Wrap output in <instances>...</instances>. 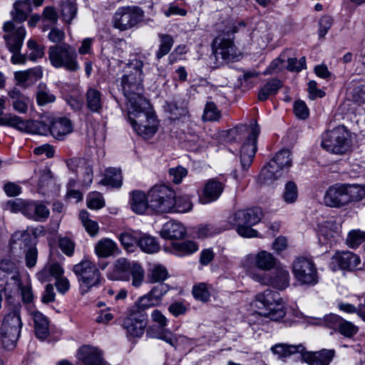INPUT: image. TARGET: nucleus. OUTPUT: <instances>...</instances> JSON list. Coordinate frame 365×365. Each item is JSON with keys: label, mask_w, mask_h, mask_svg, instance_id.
<instances>
[{"label": "nucleus", "mask_w": 365, "mask_h": 365, "mask_svg": "<svg viewBox=\"0 0 365 365\" xmlns=\"http://www.w3.org/2000/svg\"><path fill=\"white\" fill-rule=\"evenodd\" d=\"M140 237V232L139 231L125 232L120 234L119 240L126 250H129L135 244L138 245V239Z\"/></svg>", "instance_id": "3c124183"}, {"label": "nucleus", "mask_w": 365, "mask_h": 365, "mask_svg": "<svg viewBox=\"0 0 365 365\" xmlns=\"http://www.w3.org/2000/svg\"><path fill=\"white\" fill-rule=\"evenodd\" d=\"M348 95L350 99L357 103H365V84L353 79L349 86Z\"/></svg>", "instance_id": "e433bc0d"}, {"label": "nucleus", "mask_w": 365, "mask_h": 365, "mask_svg": "<svg viewBox=\"0 0 365 365\" xmlns=\"http://www.w3.org/2000/svg\"><path fill=\"white\" fill-rule=\"evenodd\" d=\"M144 17V11L137 6L119 7L113 17V27L120 31H127L136 26Z\"/></svg>", "instance_id": "f8f14e48"}, {"label": "nucleus", "mask_w": 365, "mask_h": 365, "mask_svg": "<svg viewBox=\"0 0 365 365\" xmlns=\"http://www.w3.org/2000/svg\"><path fill=\"white\" fill-rule=\"evenodd\" d=\"M169 286L166 284H160L154 287L148 294L141 297L135 306L140 310L158 306L161 303L163 297L168 292Z\"/></svg>", "instance_id": "6ab92c4d"}, {"label": "nucleus", "mask_w": 365, "mask_h": 365, "mask_svg": "<svg viewBox=\"0 0 365 365\" xmlns=\"http://www.w3.org/2000/svg\"><path fill=\"white\" fill-rule=\"evenodd\" d=\"M25 217L36 222H43L49 216L50 211L40 201L29 200Z\"/></svg>", "instance_id": "5701e85b"}, {"label": "nucleus", "mask_w": 365, "mask_h": 365, "mask_svg": "<svg viewBox=\"0 0 365 365\" xmlns=\"http://www.w3.org/2000/svg\"><path fill=\"white\" fill-rule=\"evenodd\" d=\"M158 38L160 43L155 56L158 60H160L170 51L174 44V39L172 36L165 34H158Z\"/></svg>", "instance_id": "37998d69"}, {"label": "nucleus", "mask_w": 365, "mask_h": 365, "mask_svg": "<svg viewBox=\"0 0 365 365\" xmlns=\"http://www.w3.org/2000/svg\"><path fill=\"white\" fill-rule=\"evenodd\" d=\"M48 55L51 64L55 68H64L70 72H76L80 69L77 52L68 43L50 46Z\"/></svg>", "instance_id": "1a4fd4ad"}, {"label": "nucleus", "mask_w": 365, "mask_h": 365, "mask_svg": "<svg viewBox=\"0 0 365 365\" xmlns=\"http://www.w3.org/2000/svg\"><path fill=\"white\" fill-rule=\"evenodd\" d=\"M250 277L263 285L271 286L279 290H284L289 285V272L282 267L269 273L249 272Z\"/></svg>", "instance_id": "4468645a"}, {"label": "nucleus", "mask_w": 365, "mask_h": 365, "mask_svg": "<svg viewBox=\"0 0 365 365\" xmlns=\"http://www.w3.org/2000/svg\"><path fill=\"white\" fill-rule=\"evenodd\" d=\"M282 175V172L278 168H272L269 163L264 166L258 176V180L261 184H268L277 180Z\"/></svg>", "instance_id": "a18cd8bd"}, {"label": "nucleus", "mask_w": 365, "mask_h": 365, "mask_svg": "<svg viewBox=\"0 0 365 365\" xmlns=\"http://www.w3.org/2000/svg\"><path fill=\"white\" fill-rule=\"evenodd\" d=\"M185 235V227L180 222L172 220L166 222L160 231L161 237L165 239H180Z\"/></svg>", "instance_id": "a878e982"}, {"label": "nucleus", "mask_w": 365, "mask_h": 365, "mask_svg": "<svg viewBox=\"0 0 365 365\" xmlns=\"http://www.w3.org/2000/svg\"><path fill=\"white\" fill-rule=\"evenodd\" d=\"M292 271L296 279L302 284L313 286L318 282L317 268L312 259L297 258L293 263Z\"/></svg>", "instance_id": "f3484780"}, {"label": "nucleus", "mask_w": 365, "mask_h": 365, "mask_svg": "<svg viewBox=\"0 0 365 365\" xmlns=\"http://www.w3.org/2000/svg\"><path fill=\"white\" fill-rule=\"evenodd\" d=\"M343 319V318L335 314H327L324 317L325 324L336 331Z\"/></svg>", "instance_id": "774afa93"}, {"label": "nucleus", "mask_w": 365, "mask_h": 365, "mask_svg": "<svg viewBox=\"0 0 365 365\" xmlns=\"http://www.w3.org/2000/svg\"><path fill=\"white\" fill-rule=\"evenodd\" d=\"M188 309V304H186L182 302H175L168 307L169 312L175 317L185 314Z\"/></svg>", "instance_id": "0e129e2a"}, {"label": "nucleus", "mask_w": 365, "mask_h": 365, "mask_svg": "<svg viewBox=\"0 0 365 365\" xmlns=\"http://www.w3.org/2000/svg\"><path fill=\"white\" fill-rule=\"evenodd\" d=\"M336 331L342 336L351 338L358 332L359 328L352 322L343 319Z\"/></svg>", "instance_id": "4d7b16f0"}, {"label": "nucleus", "mask_w": 365, "mask_h": 365, "mask_svg": "<svg viewBox=\"0 0 365 365\" xmlns=\"http://www.w3.org/2000/svg\"><path fill=\"white\" fill-rule=\"evenodd\" d=\"M293 110L295 115L302 120H305L309 117V110L303 101L299 100L294 102Z\"/></svg>", "instance_id": "680f3d73"}, {"label": "nucleus", "mask_w": 365, "mask_h": 365, "mask_svg": "<svg viewBox=\"0 0 365 365\" xmlns=\"http://www.w3.org/2000/svg\"><path fill=\"white\" fill-rule=\"evenodd\" d=\"M14 110L19 113H26L30 103L29 98L23 94L19 88H14L9 92Z\"/></svg>", "instance_id": "cd10ccee"}, {"label": "nucleus", "mask_w": 365, "mask_h": 365, "mask_svg": "<svg viewBox=\"0 0 365 365\" xmlns=\"http://www.w3.org/2000/svg\"><path fill=\"white\" fill-rule=\"evenodd\" d=\"M305 347L302 344L291 345L288 344H277L272 346V352L277 355L279 359H284L292 356V354L299 353L302 356Z\"/></svg>", "instance_id": "c756f323"}, {"label": "nucleus", "mask_w": 365, "mask_h": 365, "mask_svg": "<svg viewBox=\"0 0 365 365\" xmlns=\"http://www.w3.org/2000/svg\"><path fill=\"white\" fill-rule=\"evenodd\" d=\"M104 185L120 187L122 185V175L120 169L109 168L105 170L104 178L101 181Z\"/></svg>", "instance_id": "58836bf2"}, {"label": "nucleus", "mask_w": 365, "mask_h": 365, "mask_svg": "<svg viewBox=\"0 0 365 365\" xmlns=\"http://www.w3.org/2000/svg\"><path fill=\"white\" fill-rule=\"evenodd\" d=\"M28 120H24L19 116L9 113L0 118V125L12 127L19 131L25 132L27 129Z\"/></svg>", "instance_id": "ea45409f"}, {"label": "nucleus", "mask_w": 365, "mask_h": 365, "mask_svg": "<svg viewBox=\"0 0 365 365\" xmlns=\"http://www.w3.org/2000/svg\"><path fill=\"white\" fill-rule=\"evenodd\" d=\"M122 326L130 336L141 337L147 327V314L145 311L133 307L123 319Z\"/></svg>", "instance_id": "dca6fc26"}, {"label": "nucleus", "mask_w": 365, "mask_h": 365, "mask_svg": "<svg viewBox=\"0 0 365 365\" xmlns=\"http://www.w3.org/2000/svg\"><path fill=\"white\" fill-rule=\"evenodd\" d=\"M0 272L6 279V283L10 279L14 282L15 286L20 285V277L16 264L10 260H2L0 262Z\"/></svg>", "instance_id": "2f4dec72"}, {"label": "nucleus", "mask_w": 365, "mask_h": 365, "mask_svg": "<svg viewBox=\"0 0 365 365\" xmlns=\"http://www.w3.org/2000/svg\"><path fill=\"white\" fill-rule=\"evenodd\" d=\"M263 217L261 208L255 207L246 210H239L230 215L227 222L236 227L237 232L243 237H257V231L252 226L260 222Z\"/></svg>", "instance_id": "423d86ee"}, {"label": "nucleus", "mask_w": 365, "mask_h": 365, "mask_svg": "<svg viewBox=\"0 0 365 365\" xmlns=\"http://www.w3.org/2000/svg\"><path fill=\"white\" fill-rule=\"evenodd\" d=\"M73 124L67 118H58L51 123V134L58 140H62L73 132Z\"/></svg>", "instance_id": "b1692460"}, {"label": "nucleus", "mask_w": 365, "mask_h": 365, "mask_svg": "<svg viewBox=\"0 0 365 365\" xmlns=\"http://www.w3.org/2000/svg\"><path fill=\"white\" fill-rule=\"evenodd\" d=\"M236 32H237L236 26L232 24L226 26L213 40L212 53L209 57L210 66L212 69L219 66V56L226 62L234 61L237 58V48L233 42V35Z\"/></svg>", "instance_id": "20e7f679"}, {"label": "nucleus", "mask_w": 365, "mask_h": 365, "mask_svg": "<svg viewBox=\"0 0 365 365\" xmlns=\"http://www.w3.org/2000/svg\"><path fill=\"white\" fill-rule=\"evenodd\" d=\"M168 277L166 267L158 264L152 266L148 273V280L150 283H158L165 281Z\"/></svg>", "instance_id": "79ce46f5"}, {"label": "nucleus", "mask_w": 365, "mask_h": 365, "mask_svg": "<svg viewBox=\"0 0 365 365\" xmlns=\"http://www.w3.org/2000/svg\"><path fill=\"white\" fill-rule=\"evenodd\" d=\"M248 259L255 260L257 267L263 270H270L276 264L274 256L266 251H261L255 257L250 256Z\"/></svg>", "instance_id": "f704fd0d"}, {"label": "nucleus", "mask_w": 365, "mask_h": 365, "mask_svg": "<svg viewBox=\"0 0 365 365\" xmlns=\"http://www.w3.org/2000/svg\"><path fill=\"white\" fill-rule=\"evenodd\" d=\"M33 319L36 337L44 340L49 334L48 319L41 312H36L33 314Z\"/></svg>", "instance_id": "473e14b6"}, {"label": "nucleus", "mask_w": 365, "mask_h": 365, "mask_svg": "<svg viewBox=\"0 0 365 365\" xmlns=\"http://www.w3.org/2000/svg\"><path fill=\"white\" fill-rule=\"evenodd\" d=\"M298 197V188L293 181H288L284 186L282 198L286 203L292 204L296 202Z\"/></svg>", "instance_id": "603ef678"}, {"label": "nucleus", "mask_w": 365, "mask_h": 365, "mask_svg": "<svg viewBox=\"0 0 365 365\" xmlns=\"http://www.w3.org/2000/svg\"><path fill=\"white\" fill-rule=\"evenodd\" d=\"M336 355L334 349H322L318 351H303L302 361L309 365H329Z\"/></svg>", "instance_id": "4be33fe9"}, {"label": "nucleus", "mask_w": 365, "mask_h": 365, "mask_svg": "<svg viewBox=\"0 0 365 365\" xmlns=\"http://www.w3.org/2000/svg\"><path fill=\"white\" fill-rule=\"evenodd\" d=\"M365 197V186L357 184L336 183L325 192L324 204L329 207L342 208Z\"/></svg>", "instance_id": "f03ea898"}, {"label": "nucleus", "mask_w": 365, "mask_h": 365, "mask_svg": "<svg viewBox=\"0 0 365 365\" xmlns=\"http://www.w3.org/2000/svg\"><path fill=\"white\" fill-rule=\"evenodd\" d=\"M128 118L136 133L144 138H151L158 130L156 115L147 99L128 106Z\"/></svg>", "instance_id": "f257e3e1"}, {"label": "nucleus", "mask_w": 365, "mask_h": 365, "mask_svg": "<svg viewBox=\"0 0 365 365\" xmlns=\"http://www.w3.org/2000/svg\"><path fill=\"white\" fill-rule=\"evenodd\" d=\"M351 135L347 128L343 125H338L322 135L321 145L329 153L342 155L351 148Z\"/></svg>", "instance_id": "6e6552de"}, {"label": "nucleus", "mask_w": 365, "mask_h": 365, "mask_svg": "<svg viewBox=\"0 0 365 365\" xmlns=\"http://www.w3.org/2000/svg\"><path fill=\"white\" fill-rule=\"evenodd\" d=\"M138 246L142 251L148 254L157 252L160 250V245L155 237L141 232Z\"/></svg>", "instance_id": "a19ab883"}, {"label": "nucleus", "mask_w": 365, "mask_h": 365, "mask_svg": "<svg viewBox=\"0 0 365 365\" xmlns=\"http://www.w3.org/2000/svg\"><path fill=\"white\" fill-rule=\"evenodd\" d=\"M130 205L131 210L138 215L145 212L149 205L148 195L140 190H134L130 193Z\"/></svg>", "instance_id": "bb28decb"}, {"label": "nucleus", "mask_w": 365, "mask_h": 365, "mask_svg": "<svg viewBox=\"0 0 365 365\" xmlns=\"http://www.w3.org/2000/svg\"><path fill=\"white\" fill-rule=\"evenodd\" d=\"M26 44L30 51L28 53V58L30 61H36L37 59L41 58L43 56V46L39 45L35 40L29 39Z\"/></svg>", "instance_id": "5fc2aeb1"}, {"label": "nucleus", "mask_w": 365, "mask_h": 365, "mask_svg": "<svg viewBox=\"0 0 365 365\" xmlns=\"http://www.w3.org/2000/svg\"><path fill=\"white\" fill-rule=\"evenodd\" d=\"M330 265L333 270L336 268L344 270H351L357 267L360 263L359 257L349 251L337 252L332 256Z\"/></svg>", "instance_id": "aec40b11"}, {"label": "nucleus", "mask_w": 365, "mask_h": 365, "mask_svg": "<svg viewBox=\"0 0 365 365\" xmlns=\"http://www.w3.org/2000/svg\"><path fill=\"white\" fill-rule=\"evenodd\" d=\"M28 201L21 198L9 200L6 204L5 209L14 213L20 212L25 216L24 210L27 208Z\"/></svg>", "instance_id": "6e6d98bb"}, {"label": "nucleus", "mask_w": 365, "mask_h": 365, "mask_svg": "<svg viewBox=\"0 0 365 365\" xmlns=\"http://www.w3.org/2000/svg\"><path fill=\"white\" fill-rule=\"evenodd\" d=\"M260 129L257 123L252 127L240 126L230 130V135L237 138V135H242L245 138L240 148V159L242 171H247L251 166L255 153L257 150V138Z\"/></svg>", "instance_id": "39448f33"}, {"label": "nucleus", "mask_w": 365, "mask_h": 365, "mask_svg": "<svg viewBox=\"0 0 365 365\" xmlns=\"http://www.w3.org/2000/svg\"><path fill=\"white\" fill-rule=\"evenodd\" d=\"M58 246L61 250L67 256L73 255L75 250V243L69 238L61 237L58 240Z\"/></svg>", "instance_id": "e2e57ef3"}, {"label": "nucleus", "mask_w": 365, "mask_h": 365, "mask_svg": "<svg viewBox=\"0 0 365 365\" xmlns=\"http://www.w3.org/2000/svg\"><path fill=\"white\" fill-rule=\"evenodd\" d=\"M222 118L221 110L215 103L207 101V123L219 122Z\"/></svg>", "instance_id": "13d9d810"}, {"label": "nucleus", "mask_w": 365, "mask_h": 365, "mask_svg": "<svg viewBox=\"0 0 365 365\" xmlns=\"http://www.w3.org/2000/svg\"><path fill=\"white\" fill-rule=\"evenodd\" d=\"M365 242V232L360 230L350 231L346 237V244L351 248H357Z\"/></svg>", "instance_id": "864d4df0"}, {"label": "nucleus", "mask_w": 365, "mask_h": 365, "mask_svg": "<svg viewBox=\"0 0 365 365\" xmlns=\"http://www.w3.org/2000/svg\"><path fill=\"white\" fill-rule=\"evenodd\" d=\"M166 110L173 115V119H178L180 116L185 115L187 113L186 108L184 106H178L174 101L167 103Z\"/></svg>", "instance_id": "338daca9"}, {"label": "nucleus", "mask_w": 365, "mask_h": 365, "mask_svg": "<svg viewBox=\"0 0 365 365\" xmlns=\"http://www.w3.org/2000/svg\"><path fill=\"white\" fill-rule=\"evenodd\" d=\"M172 247L173 252L180 256L192 254L198 249V246L196 243L191 240L173 242Z\"/></svg>", "instance_id": "c03bdc74"}, {"label": "nucleus", "mask_w": 365, "mask_h": 365, "mask_svg": "<svg viewBox=\"0 0 365 365\" xmlns=\"http://www.w3.org/2000/svg\"><path fill=\"white\" fill-rule=\"evenodd\" d=\"M20 306H16L13 311L6 314L3 319L0 328V338L4 349H14L20 337L23 326L20 316Z\"/></svg>", "instance_id": "0eeeda50"}, {"label": "nucleus", "mask_w": 365, "mask_h": 365, "mask_svg": "<svg viewBox=\"0 0 365 365\" xmlns=\"http://www.w3.org/2000/svg\"><path fill=\"white\" fill-rule=\"evenodd\" d=\"M118 250L116 243L109 238H103L95 245V252L99 257H108Z\"/></svg>", "instance_id": "72a5a7b5"}, {"label": "nucleus", "mask_w": 365, "mask_h": 365, "mask_svg": "<svg viewBox=\"0 0 365 365\" xmlns=\"http://www.w3.org/2000/svg\"><path fill=\"white\" fill-rule=\"evenodd\" d=\"M63 272V267L58 262H51L46 264L37 274V277L41 282H47L51 280V277L55 279L62 277Z\"/></svg>", "instance_id": "7c9ffc66"}, {"label": "nucleus", "mask_w": 365, "mask_h": 365, "mask_svg": "<svg viewBox=\"0 0 365 365\" xmlns=\"http://www.w3.org/2000/svg\"><path fill=\"white\" fill-rule=\"evenodd\" d=\"M143 66L141 60L133 59L125 67L124 74L120 78V86L128 101L127 106L140 102V99H146L142 96Z\"/></svg>", "instance_id": "7ed1b4c3"}, {"label": "nucleus", "mask_w": 365, "mask_h": 365, "mask_svg": "<svg viewBox=\"0 0 365 365\" xmlns=\"http://www.w3.org/2000/svg\"><path fill=\"white\" fill-rule=\"evenodd\" d=\"M146 335L150 338H156L165 341L173 346L177 345L178 339L171 331L168 329H162L158 333H154L152 328H148L146 331Z\"/></svg>", "instance_id": "de8ad7c7"}, {"label": "nucleus", "mask_w": 365, "mask_h": 365, "mask_svg": "<svg viewBox=\"0 0 365 365\" xmlns=\"http://www.w3.org/2000/svg\"><path fill=\"white\" fill-rule=\"evenodd\" d=\"M282 86V83L280 80L277 78L269 80L259 90L257 96L258 100L267 101L269 96L275 95Z\"/></svg>", "instance_id": "c9c22d12"}, {"label": "nucleus", "mask_w": 365, "mask_h": 365, "mask_svg": "<svg viewBox=\"0 0 365 365\" xmlns=\"http://www.w3.org/2000/svg\"><path fill=\"white\" fill-rule=\"evenodd\" d=\"M76 357L86 365H108L102 351L96 347L84 345L78 349Z\"/></svg>", "instance_id": "412c9836"}, {"label": "nucleus", "mask_w": 365, "mask_h": 365, "mask_svg": "<svg viewBox=\"0 0 365 365\" xmlns=\"http://www.w3.org/2000/svg\"><path fill=\"white\" fill-rule=\"evenodd\" d=\"M56 96L51 93L44 84H39L38 90L36 92V101L38 106H43L53 103Z\"/></svg>", "instance_id": "8fccbe9b"}, {"label": "nucleus", "mask_w": 365, "mask_h": 365, "mask_svg": "<svg viewBox=\"0 0 365 365\" xmlns=\"http://www.w3.org/2000/svg\"><path fill=\"white\" fill-rule=\"evenodd\" d=\"M26 127V133H32L42 135H46L51 133V125H48L43 121L30 120H28Z\"/></svg>", "instance_id": "09e8293b"}, {"label": "nucleus", "mask_w": 365, "mask_h": 365, "mask_svg": "<svg viewBox=\"0 0 365 365\" xmlns=\"http://www.w3.org/2000/svg\"><path fill=\"white\" fill-rule=\"evenodd\" d=\"M256 299L264 307L262 312L258 313L260 317L272 321H279L286 316L285 305L277 292L266 289L259 293Z\"/></svg>", "instance_id": "9d476101"}, {"label": "nucleus", "mask_w": 365, "mask_h": 365, "mask_svg": "<svg viewBox=\"0 0 365 365\" xmlns=\"http://www.w3.org/2000/svg\"><path fill=\"white\" fill-rule=\"evenodd\" d=\"M292 161L290 158V152L288 150H282L278 152L275 157L269 162L272 168H278L280 171L284 168H289L292 166Z\"/></svg>", "instance_id": "4c0bfd02"}, {"label": "nucleus", "mask_w": 365, "mask_h": 365, "mask_svg": "<svg viewBox=\"0 0 365 365\" xmlns=\"http://www.w3.org/2000/svg\"><path fill=\"white\" fill-rule=\"evenodd\" d=\"M114 271L121 280L129 281L135 287L141 286L145 279V272L140 264L128 261L125 258L118 259L115 264Z\"/></svg>", "instance_id": "ddd939ff"}, {"label": "nucleus", "mask_w": 365, "mask_h": 365, "mask_svg": "<svg viewBox=\"0 0 365 365\" xmlns=\"http://www.w3.org/2000/svg\"><path fill=\"white\" fill-rule=\"evenodd\" d=\"M2 29L4 32L3 38L9 51L21 50L26 34L24 26H18L13 21H7L4 22Z\"/></svg>", "instance_id": "a211bd4d"}, {"label": "nucleus", "mask_w": 365, "mask_h": 365, "mask_svg": "<svg viewBox=\"0 0 365 365\" xmlns=\"http://www.w3.org/2000/svg\"><path fill=\"white\" fill-rule=\"evenodd\" d=\"M80 285L87 289L99 284L101 273L94 263L90 260H83L73 267Z\"/></svg>", "instance_id": "2eb2a0df"}, {"label": "nucleus", "mask_w": 365, "mask_h": 365, "mask_svg": "<svg viewBox=\"0 0 365 365\" xmlns=\"http://www.w3.org/2000/svg\"><path fill=\"white\" fill-rule=\"evenodd\" d=\"M87 205L91 209H100L104 206V200L98 192L91 193L88 196Z\"/></svg>", "instance_id": "69168bd1"}, {"label": "nucleus", "mask_w": 365, "mask_h": 365, "mask_svg": "<svg viewBox=\"0 0 365 365\" xmlns=\"http://www.w3.org/2000/svg\"><path fill=\"white\" fill-rule=\"evenodd\" d=\"M175 202L176 203L173 211L178 212H186L190 211L192 208V202L187 195L175 196Z\"/></svg>", "instance_id": "bf43d9fd"}, {"label": "nucleus", "mask_w": 365, "mask_h": 365, "mask_svg": "<svg viewBox=\"0 0 365 365\" xmlns=\"http://www.w3.org/2000/svg\"><path fill=\"white\" fill-rule=\"evenodd\" d=\"M148 200L153 210L170 212L173 211L176 203L175 192L168 185H155L148 192Z\"/></svg>", "instance_id": "9b49d317"}, {"label": "nucleus", "mask_w": 365, "mask_h": 365, "mask_svg": "<svg viewBox=\"0 0 365 365\" xmlns=\"http://www.w3.org/2000/svg\"><path fill=\"white\" fill-rule=\"evenodd\" d=\"M187 175V170L186 168L181 165H178L175 168H171L169 169V175L172 179V181L175 184H180L183 178Z\"/></svg>", "instance_id": "052dcab7"}, {"label": "nucleus", "mask_w": 365, "mask_h": 365, "mask_svg": "<svg viewBox=\"0 0 365 365\" xmlns=\"http://www.w3.org/2000/svg\"><path fill=\"white\" fill-rule=\"evenodd\" d=\"M77 13V6L74 1L66 0L61 3V14L63 21L70 24Z\"/></svg>", "instance_id": "49530a36"}, {"label": "nucleus", "mask_w": 365, "mask_h": 365, "mask_svg": "<svg viewBox=\"0 0 365 365\" xmlns=\"http://www.w3.org/2000/svg\"><path fill=\"white\" fill-rule=\"evenodd\" d=\"M225 187V180L213 178L207 180V204L217 201Z\"/></svg>", "instance_id": "393cba45"}, {"label": "nucleus", "mask_w": 365, "mask_h": 365, "mask_svg": "<svg viewBox=\"0 0 365 365\" xmlns=\"http://www.w3.org/2000/svg\"><path fill=\"white\" fill-rule=\"evenodd\" d=\"M86 108L92 113H100L103 109L101 93L93 88H89L86 93Z\"/></svg>", "instance_id": "c85d7f7f"}]
</instances>
